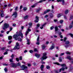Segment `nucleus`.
I'll return each instance as SVG.
<instances>
[{"label":"nucleus","mask_w":73,"mask_h":73,"mask_svg":"<svg viewBox=\"0 0 73 73\" xmlns=\"http://www.w3.org/2000/svg\"><path fill=\"white\" fill-rule=\"evenodd\" d=\"M20 36L22 38H23V34L21 33H19V35L17 34L14 35L13 36V37L16 40H18V41L21 42L22 41L21 39L20 38Z\"/></svg>","instance_id":"1"},{"label":"nucleus","mask_w":73,"mask_h":73,"mask_svg":"<svg viewBox=\"0 0 73 73\" xmlns=\"http://www.w3.org/2000/svg\"><path fill=\"white\" fill-rule=\"evenodd\" d=\"M46 55L47 54L46 52H44L43 54V56L40 58L41 61H43L44 60H45L47 58V57L46 56Z\"/></svg>","instance_id":"2"},{"label":"nucleus","mask_w":73,"mask_h":73,"mask_svg":"<svg viewBox=\"0 0 73 73\" xmlns=\"http://www.w3.org/2000/svg\"><path fill=\"white\" fill-rule=\"evenodd\" d=\"M9 27V24L5 23L3 25V27H2L3 29L5 30L6 29H8Z\"/></svg>","instance_id":"3"},{"label":"nucleus","mask_w":73,"mask_h":73,"mask_svg":"<svg viewBox=\"0 0 73 73\" xmlns=\"http://www.w3.org/2000/svg\"><path fill=\"white\" fill-rule=\"evenodd\" d=\"M20 46L19 45V44L18 42L16 43V45L15 47L13 49H19L20 48L19 47Z\"/></svg>","instance_id":"4"},{"label":"nucleus","mask_w":73,"mask_h":73,"mask_svg":"<svg viewBox=\"0 0 73 73\" xmlns=\"http://www.w3.org/2000/svg\"><path fill=\"white\" fill-rule=\"evenodd\" d=\"M21 68L22 69H21V70H25L26 69H28V67L25 66V65H23L21 67Z\"/></svg>","instance_id":"5"},{"label":"nucleus","mask_w":73,"mask_h":73,"mask_svg":"<svg viewBox=\"0 0 73 73\" xmlns=\"http://www.w3.org/2000/svg\"><path fill=\"white\" fill-rule=\"evenodd\" d=\"M54 64H56V65H61L63 67H66V65L63 64H60L58 62H55V63H54Z\"/></svg>","instance_id":"6"},{"label":"nucleus","mask_w":73,"mask_h":73,"mask_svg":"<svg viewBox=\"0 0 73 73\" xmlns=\"http://www.w3.org/2000/svg\"><path fill=\"white\" fill-rule=\"evenodd\" d=\"M12 16H13L14 17V18H16L17 16V12H15L13 14Z\"/></svg>","instance_id":"7"},{"label":"nucleus","mask_w":73,"mask_h":73,"mask_svg":"<svg viewBox=\"0 0 73 73\" xmlns=\"http://www.w3.org/2000/svg\"><path fill=\"white\" fill-rule=\"evenodd\" d=\"M57 2H62V5H64L65 3V1L64 0H57Z\"/></svg>","instance_id":"8"},{"label":"nucleus","mask_w":73,"mask_h":73,"mask_svg":"<svg viewBox=\"0 0 73 73\" xmlns=\"http://www.w3.org/2000/svg\"><path fill=\"white\" fill-rule=\"evenodd\" d=\"M54 45L53 43H52V46L50 47L49 50H52V49H53L54 48Z\"/></svg>","instance_id":"9"},{"label":"nucleus","mask_w":73,"mask_h":73,"mask_svg":"<svg viewBox=\"0 0 73 73\" xmlns=\"http://www.w3.org/2000/svg\"><path fill=\"white\" fill-rule=\"evenodd\" d=\"M11 66L13 68H16L17 67V65L15 63H12L11 64Z\"/></svg>","instance_id":"10"},{"label":"nucleus","mask_w":73,"mask_h":73,"mask_svg":"<svg viewBox=\"0 0 73 73\" xmlns=\"http://www.w3.org/2000/svg\"><path fill=\"white\" fill-rule=\"evenodd\" d=\"M35 18L36 19L35 20V22L36 23L38 22L39 21L38 19H39V18L38 17L36 16Z\"/></svg>","instance_id":"11"},{"label":"nucleus","mask_w":73,"mask_h":73,"mask_svg":"<svg viewBox=\"0 0 73 73\" xmlns=\"http://www.w3.org/2000/svg\"><path fill=\"white\" fill-rule=\"evenodd\" d=\"M73 21L72 22L71 24H70L69 28L70 29L72 28L73 27Z\"/></svg>","instance_id":"12"},{"label":"nucleus","mask_w":73,"mask_h":73,"mask_svg":"<svg viewBox=\"0 0 73 73\" xmlns=\"http://www.w3.org/2000/svg\"><path fill=\"white\" fill-rule=\"evenodd\" d=\"M35 55L37 58H39L40 57V54H36Z\"/></svg>","instance_id":"13"},{"label":"nucleus","mask_w":73,"mask_h":73,"mask_svg":"<svg viewBox=\"0 0 73 73\" xmlns=\"http://www.w3.org/2000/svg\"><path fill=\"white\" fill-rule=\"evenodd\" d=\"M50 9L47 10L46 11H45L44 12V14H46V13H48V12H50Z\"/></svg>","instance_id":"14"},{"label":"nucleus","mask_w":73,"mask_h":73,"mask_svg":"<svg viewBox=\"0 0 73 73\" xmlns=\"http://www.w3.org/2000/svg\"><path fill=\"white\" fill-rule=\"evenodd\" d=\"M46 23H45L42 26V27H40V29H42L45 26V25H46Z\"/></svg>","instance_id":"15"},{"label":"nucleus","mask_w":73,"mask_h":73,"mask_svg":"<svg viewBox=\"0 0 73 73\" xmlns=\"http://www.w3.org/2000/svg\"><path fill=\"white\" fill-rule=\"evenodd\" d=\"M41 8H39V9H37L36 11V12L38 13V12L40 11H41Z\"/></svg>","instance_id":"16"},{"label":"nucleus","mask_w":73,"mask_h":73,"mask_svg":"<svg viewBox=\"0 0 73 73\" xmlns=\"http://www.w3.org/2000/svg\"><path fill=\"white\" fill-rule=\"evenodd\" d=\"M44 66L43 65H42L41 66V67H40V68L41 69V70H43V68H44Z\"/></svg>","instance_id":"17"},{"label":"nucleus","mask_w":73,"mask_h":73,"mask_svg":"<svg viewBox=\"0 0 73 73\" xmlns=\"http://www.w3.org/2000/svg\"><path fill=\"white\" fill-rule=\"evenodd\" d=\"M70 11L69 10H66L65 11V14H67V13H68Z\"/></svg>","instance_id":"18"},{"label":"nucleus","mask_w":73,"mask_h":73,"mask_svg":"<svg viewBox=\"0 0 73 73\" xmlns=\"http://www.w3.org/2000/svg\"><path fill=\"white\" fill-rule=\"evenodd\" d=\"M62 70L63 71H64V70H65V68H64V67H62V68L60 69L59 70V72H61V71Z\"/></svg>","instance_id":"19"},{"label":"nucleus","mask_w":73,"mask_h":73,"mask_svg":"<svg viewBox=\"0 0 73 73\" xmlns=\"http://www.w3.org/2000/svg\"><path fill=\"white\" fill-rule=\"evenodd\" d=\"M29 16L28 15L24 17V19L25 20V19H28Z\"/></svg>","instance_id":"20"},{"label":"nucleus","mask_w":73,"mask_h":73,"mask_svg":"<svg viewBox=\"0 0 73 73\" xmlns=\"http://www.w3.org/2000/svg\"><path fill=\"white\" fill-rule=\"evenodd\" d=\"M67 58L69 60H72V58H71V57H70V56H68L67 57Z\"/></svg>","instance_id":"21"},{"label":"nucleus","mask_w":73,"mask_h":73,"mask_svg":"<svg viewBox=\"0 0 73 73\" xmlns=\"http://www.w3.org/2000/svg\"><path fill=\"white\" fill-rule=\"evenodd\" d=\"M29 33V31H26V33H25V35L26 36V37H27V35H28V34Z\"/></svg>","instance_id":"22"},{"label":"nucleus","mask_w":73,"mask_h":73,"mask_svg":"<svg viewBox=\"0 0 73 73\" xmlns=\"http://www.w3.org/2000/svg\"><path fill=\"white\" fill-rule=\"evenodd\" d=\"M62 15V14H59L58 15L57 17H61V16Z\"/></svg>","instance_id":"23"},{"label":"nucleus","mask_w":73,"mask_h":73,"mask_svg":"<svg viewBox=\"0 0 73 73\" xmlns=\"http://www.w3.org/2000/svg\"><path fill=\"white\" fill-rule=\"evenodd\" d=\"M42 48L43 49H44L45 48V45L43 44L42 46Z\"/></svg>","instance_id":"24"},{"label":"nucleus","mask_w":73,"mask_h":73,"mask_svg":"<svg viewBox=\"0 0 73 73\" xmlns=\"http://www.w3.org/2000/svg\"><path fill=\"white\" fill-rule=\"evenodd\" d=\"M1 17H3L4 16V14L3 13H1Z\"/></svg>","instance_id":"25"},{"label":"nucleus","mask_w":73,"mask_h":73,"mask_svg":"<svg viewBox=\"0 0 73 73\" xmlns=\"http://www.w3.org/2000/svg\"><path fill=\"white\" fill-rule=\"evenodd\" d=\"M70 43V42L69 41H67L65 42L66 44H69Z\"/></svg>","instance_id":"26"},{"label":"nucleus","mask_w":73,"mask_h":73,"mask_svg":"<svg viewBox=\"0 0 73 73\" xmlns=\"http://www.w3.org/2000/svg\"><path fill=\"white\" fill-rule=\"evenodd\" d=\"M27 7H25L23 8V10L25 11H27Z\"/></svg>","instance_id":"27"},{"label":"nucleus","mask_w":73,"mask_h":73,"mask_svg":"<svg viewBox=\"0 0 73 73\" xmlns=\"http://www.w3.org/2000/svg\"><path fill=\"white\" fill-rule=\"evenodd\" d=\"M12 38V37L11 36H10L8 37L9 40H11Z\"/></svg>","instance_id":"28"},{"label":"nucleus","mask_w":73,"mask_h":73,"mask_svg":"<svg viewBox=\"0 0 73 73\" xmlns=\"http://www.w3.org/2000/svg\"><path fill=\"white\" fill-rule=\"evenodd\" d=\"M55 31H58V27H57V26H56L55 27Z\"/></svg>","instance_id":"29"},{"label":"nucleus","mask_w":73,"mask_h":73,"mask_svg":"<svg viewBox=\"0 0 73 73\" xmlns=\"http://www.w3.org/2000/svg\"><path fill=\"white\" fill-rule=\"evenodd\" d=\"M4 70H5V72H7V71H8V70H7V68H5L4 69Z\"/></svg>","instance_id":"30"},{"label":"nucleus","mask_w":73,"mask_h":73,"mask_svg":"<svg viewBox=\"0 0 73 73\" xmlns=\"http://www.w3.org/2000/svg\"><path fill=\"white\" fill-rule=\"evenodd\" d=\"M69 35L71 37H72V38H73V35L72 34H69Z\"/></svg>","instance_id":"31"},{"label":"nucleus","mask_w":73,"mask_h":73,"mask_svg":"<svg viewBox=\"0 0 73 73\" xmlns=\"http://www.w3.org/2000/svg\"><path fill=\"white\" fill-rule=\"evenodd\" d=\"M59 61L60 62H62V58H60L59 59Z\"/></svg>","instance_id":"32"},{"label":"nucleus","mask_w":73,"mask_h":73,"mask_svg":"<svg viewBox=\"0 0 73 73\" xmlns=\"http://www.w3.org/2000/svg\"><path fill=\"white\" fill-rule=\"evenodd\" d=\"M46 68L47 69H50V66H46Z\"/></svg>","instance_id":"33"},{"label":"nucleus","mask_w":73,"mask_h":73,"mask_svg":"<svg viewBox=\"0 0 73 73\" xmlns=\"http://www.w3.org/2000/svg\"><path fill=\"white\" fill-rule=\"evenodd\" d=\"M58 34L59 35V36H61V34H62V33H61V32H59L58 33Z\"/></svg>","instance_id":"34"},{"label":"nucleus","mask_w":73,"mask_h":73,"mask_svg":"<svg viewBox=\"0 0 73 73\" xmlns=\"http://www.w3.org/2000/svg\"><path fill=\"white\" fill-rule=\"evenodd\" d=\"M17 65V66H20V63H18Z\"/></svg>","instance_id":"35"},{"label":"nucleus","mask_w":73,"mask_h":73,"mask_svg":"<svg viewBox=\"0 0 73 73\" xmlns=\"http://www.w3.org/2000/svg\"><path fill=\"white\" fill-rule=\"evenodd\" d=\"M34 51L35 52H37V49L36 48H35L34 49Z\"/></svg>","instance_id":"36"},{"label":"nucleus","mask_w":73,"mask_h":73,"mask_svg":"<svg viewBox=\"0 0 73 73\" xmlns=\"http://www.w3.org/2000/svg\"><path fill=\"white\" fill-rule=\"evenodd\" d=\"M60 24H62L63 23V20H61L60 21Z\"/></svg>","instance_id":"37"},{"label":"nucleus","mask_w":73,"mask_h":73,"mask_svg":"<svg viewBox=\"0 0 73 73\" xmlns=\"http://www.w3.org/2000/svg\"><path fill=\"white\" fill-rule=\"evenodd\" d=\"M43 1L42 0H40V1L39 2H38V3H42V2Z\"/></svg>","instance_id":"38"},{"label":"nucleus","mask_w":73,"mask_h":73,"mask_svg":"<svg viewBox=\"0 0 73 73\" xmlns=\"http://www.w3.org/2000/svg\"><path fill=\"white\" fill-rule=\"evenodd\" d=\"M16 60L17 61L19 62V59L18 58H16Z\"/></svg>","instance_id":"39"},{"label":"nucleus","mask_w":73,"mask_h":73,"mask_svg":"<svg viewBox=\"0 0 73 73\" xmlns=\"http://www.w3.org/2000/svg\"><path fill=\"white\" fill-rule=\"evenodd\" d=\"M29 52L30 53H32V52H33V50H30L29 51Z\"/></svg>","instance_id":"40"},{"label":"nucleus","mask_w":73,"mask_h":73,"mask_svg":"<svg viewBox=\"0 0 73 73\" xmlns=\"http://www.w3.org/2000/svg\"><path fill=\"white\" fill-rule=\"evenodd\" d=\"M11 57H12V58L13 59V58H14V55L13 54H12L11 56Z\"/></svg>","instance_id":"41"},{"label":"nucleus","mask_w":73,"mask_h":73,"mask_svg":"<svg viewBox=\"0 0 73 73\" xmlns=\"http://www.w3.org/2000/svg\"><path fill=\"white\" fill-rule=\"evenodd\" d=\"M27 31H29V32H31V30L30 29H28Z\"/></svg>","instance_id":"42"},{"label":"nucleus","mask_w":73,"mask_h":73,"mask_svg":"<svg viewBox=\"0 0 73 73\" xmlns=\"http://www.w3.org/2000/svg\"><path fill=\"white\" fill-rule=\"evenodd\" d=\"M36 44L37 45H39V44H40V43L39 42H38L36 43Z\"/></svg>","instance_id":"43"},{"label":"nucleus","mask_w":73,"mask_h":73,"mask_svg":"<svg viewBox=\"0 0 73 73\" xmlns=\"http://www.w3.org/2000/svg\"><path fill=\"white\" fill-rule=\"evenodd\" d=\"M8 54V52H5L4 54V55H5V54Z\"/></svg>","instance_id":"44"},{"label":"nucleus","mask_w":73,"mask_h":73,"mask_svg":"<svg viewBox=\"0 0 73 73\" xmlns=\"http://www.w3.org/2000/svg\"><path fill=\"white\" fill-rule=\"evenodd\" d=\"M54 27H53V26L52 27L50 28V30H52V29H54Z\"/></svg>","instance_id":"45"},{"label":"nucleus","mask_w":73,"mask_h":73,"mask_svg":"<svg viewBox=\"0 0 73 73\" xmlns=\"http://www.w3.org/2000/svg\"><path fill=\"white\" fill-rule=\"evenodd\" d=\"M27 44L28 45H29V44H30V43H29V42L27 41Z\"/></svg>","instance_id":"46"},{"label":"nucleus","mask_w":73,"mask_h":73,"mask_svg":"<svg viewBox=\"0 0 73 73\" xmlns=\"http://www.w3.org/2000/svg\"><path fill=\"white\" fill-rule=\"evenodd\" d=\"M41 63H42V64H45V62H43V61H41Z\"/></svg>","instance_id":"47"},{"label":"nucleus","mask_w":73,"mask_h":73,"mask_svg":"<svg viewBox=\"0 0 73 73\" xmlns=\"http://www.w3.org/2000/svg\"><path fill=\"white\" fill-rule=\"evenodd\" d=\"M26 40H27V41H28V42H29V39H28V37H27L26 38Z\"/></svg>","instance_id":"48"},{"label":"nucleus","mask_w":73,"mask_h":73,"mask_svg":"<svg viewBox=\"0 0 73 73\" xmlns=\"http://www.w3.org/2000/svg\"><path fill=\"white\" fill-rule=\"evenodd\" d=\"M64 54H65V53H61L60 56H63V55H64Z\"/></svg>","instance_id":"49"},{"label":"nucleus","mask_w":73,"mask_h":73,"mask_svg":"<svg viewBox=\"0 0 73 73\" xmlns=\"http://www.w3.org/2000/svg\"><path fill=\"white\" fill-rule=\"evenodd\" d=\"M39 36L37 38V41H39Z\"/></svg>","instance_id":"50"},{"label":"nucleus","mask_w":73,"mask_h":73,"mask_svg":"<svg viewBox=\"0 0 73 73\" xmlns=\"http://www.w3.org/2000/svg\"><path fill=\"white\" fill-rule=\"evenodd\" d=\"M66 53H67V54H70V52H69L68 51H67L66 52Z\"/></svg>","instance_id":"51"},{"label":"nucleus","mask_w":73,"mask_h":73,"mask_svg":"<svg viewBox=\"0 0 73 73\" xmlns=\"http://www.w3.org/2000/svg\"><path fill=\"white\" fill-rule=\"evenodd\" d=\"M72 18H73V16H71L70 18V20L71 19H72Z\"/></svg>","instance_id":"52"},{"label":"nucleus","mask_w":73,"mask_h":73,"mask_svg":"<svg viewBox=\"0 0 73 73\" xmlns=\"http://www.w3.org/2000/svg\"><path fill=\"white\" fill-rule=\"evenodd\" d=\"M13 58H12L9 61L10 62H12V60H13Z\"/></svg>","instance_id":"53"},{"label":"nucleus","mask_w":73,"mask_h":73,"mask_svg":"<svg viewBox=\"0 0 73 73\" xmlns=\"http://www.w3.org/2000/svg\"><path fill=\"white\" fill-rule=\"evenodd\" d=\"M17 9H18V7H16L15 8V11H17Z\"/></svg>","instance_id":"54"},{"label":"nucleus","mask_w":73,"mask_h":73,"mask_svg":"<svg viewBox=\"0 0 73 73\" xmlns=\"http://www.w3.org/2000/svg\"><path fill=\"white\" fill-rule=\"evenodd\" d=\"M48 17V15H46L44 17H45V18H47Z\"/></svg>","instance_id":"55"},{"label":"nucleus","mask_w":73,"mask_h":73,"mask_svg":"<svg viewBox=\"0 0 73 73\" xmlns=\"http://www.w3.org/2000/svg\"><path fill=\"white\" fill-rule=\"evenodd\" d=\"M35 6H36V5H34L32 6L31 7L32 8H34V7H35Z\"/></svg>","instance_id":"56"},{"label":"nucleus","mask_w":73,"mask_h":73,"mask_svg":"<svg viewBox=\"0 0 73 73\" xmlns=\"http://www.w3.org/2000/svg\"><path fill=\"white\" fill-rule=\"evenodd\" d=\"M6 48L5 47H3V48H2L1 49L2 50H4V49H5Z\"/></svg>","instance_id":"57"},{"label":"nucleus","mask_w":73,"mask_h":73,"mask_svg":"<svg viewBox=\"0 0 73 73\" xmlns=\"http://www.w3.org/2000/svg\"><path fill=\"white\" fill-rule=\"evenodd\" d=\"M60 38H63V36H62V35H60Z\"/></svg>","instance_id":"58"},{"label":"nucleus","mask_w":73,"mask_h":73,"mask_svg":"<svg viewBox=\"0 0 73 73\" xmlns=\"http://www.w3.org/2000/svg\"><path fill=\"white\" fill-rule=\"evenodd\" d=\"M32 23H29V25H30V26H32Z\"/></svg>","instance_id":"59"},{"label":"nucleus","mask_w":73,"mask_h":73,"mask_svg":"<svg viewBox=\"0 0 73 73\" xmlns=\"http://www.w3.org/2000/svg\"><path fill=\"white\" fill-rule=\"evenodd\" d=\"M36 26L37 27H40V25L39 24H37Z\"/></svg>","instance_id":"60"},{"label":"nucleus","mask_w":73,"mask_h":73,"mask_svg":"<svg viewBox=\"0 0 73 73\" xmlns=\"http://www.w3.org/2000/svg\"><path fill=\"white\" fill-rule=\"evenodd\" d=\"M31 66V64H28V66Z\"/></svg>","instance_id":"61"},{"label":"nucleus","mask_w":73,"mask_h":73,"mask_svg":"<svg viewBox=\"0 0 73 73\" xmlns=\"http://www.w3.org/2000/svg\"><path fill=\"white\" fill-rule=\"evenodd\" d=\"M6 51L7 52V51H9V50L8 49H7L6 50Z\"/></svg>","instance_id":"62"},{"label":"nucleus","mask_w":73,"mask_h":73,"mask_svg":"<svg viewBox=\"0 0 73 73\" xmlns=\"http://www.w3.org/2000/svg\"><path fill=\"white\" fill-rule=\"evenodd\" d=\"M16 25V24H13V27H15Z\"/></svg>","instance_id":"63"},{"label":"nucleus","mask_w":73,"mask_h":73,"mask_svg":"<svg viewBox=\"0 0 73 73\" xmlns=\"http://www.w3.org/2000/svg\"><path fill=\"white\" fill-rule=\"evenodd\" d=\"M9 32H10V31H7V33L8 34Z\"/></svg>","instance_id":"64"}]
</instances>
